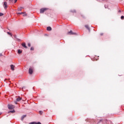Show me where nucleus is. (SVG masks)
<instances>
[{
  "instance_id": "f257e3e1",
  "label": "nucleus",
  "mask_w": 124,
  "mask_h": 124,
  "mask_svg": "<svg viewBox=\"0 0 124 124\" xmlns=\"http://www.w3.org/2000/svg\"><path fill=\"white\" fill-rule=\"evenodd\" d=\"M33 72V67H30L29 69V74H30V75L32 74Z\"/></svg>"
},
{
  "instance_id": "f03ea898",
  "label": "nucleus",
  "mask_w": 124,
  "mask_h": 124,
  "mask_svg": "<svg viewBox=\"0 0 124 124\" xmlns=\"http://www.w3.org/2000/svg\"><path fill=\"white\" fill-rule=\"evenodd\" d=\"M8 108L10 110H12V109H14V108H15V107L14 106H13V105H8Z\"/></svg>"
},
{
  "instance_id": "7ed1b4c3",
  "label": "nucleus",
  "mask_w": 124,
  "mask_h": 124,
  "mask_svg": "<svg viewBox=\"0 0 124 124\" xmlns=\"http://www.w3.org/2000/svg\"><path fill=\"white\" fill-rule=\"evenodd\" d=\"M47 8H42L40 9V13H44L46 10H47Z\"/></svg>"
},
{
  "instance_id": "20e7f679",
  "label": "nucleus",
  "mask_w": 124,
  "mask_h": 124,
  "mask_svg": "<svg viewBox=\"0 0 124 124\" xmlns=\"http://www.w3.org/2000/svg\"><path fill=\"white\" fill-rule=\"evenodd\" d=\"M67 34L68 35H69L76 34V33H74V32L72 31H69V32H68L67 33Z\"/></svg>"
},
{
  "instance_id": "39448f33",
  "label": "nucleus",
  "mask_w": 124,
  "mask_h": 124,
  "mask_svg": "<svg viewBox=\"0 0 124 124\" xmlns=\"http://www.w3.org/2000/svg\"><path fill=\"white\" fill-rule=\"evenodd\" d=\"M3 7L4 8V9H6L7 8V2H4V3H3Z\"/></svg>"
},
{
  "instance_id": "423d86ee",
  "label": "nucleus",
  "mask_w": 124,
  "mask_h": 124,
  "mask_svg": "<svg viewBox=\"0 0 124 124\" xmlns=\"http://www.w3.org/2000/svg\"><path fill=\"white\" fill-rule=\"evenodd\" d=\"M21 100H22V98H21L20 96H18V97L16 98V101L19 102V101Z\"/></svg>"
},
{
  "instance_id": "0eeeda50",
  "label": "nucleus",
  "mask_w": 124,
  "mask_h": 124,
  "mask_svg": "<svg viewBox=\"0 0 124 124\" xmlns=\"http://www.w3.org/2000/svg\"><path fill=\"white\" fill-rule=\"evenodd\" d=\"M106 124H113V123L110 120H106Z\"/></svg>"
},
{
  "instance_id": "6e6552de",
  "label": "nucleus",
  "mask_w": 124,
  "mask_h": 124,
  "mask_svg": "<svg viewBox=\"0 0 124 124\" xmlns=\"http://www.w3.org/2000/svg\"><path fill=\"white\" fill-rule=\"evenodd\" d=\"M22 46L24 47V48H25L26 49H27V48H28L27 46H26V43H23L21 44Z\"/></svg>"
},
{
  "instance_id": "1a4fd4ad",
  "label": "nucleus",
  "mask_w": 124,
  "mask_h": 124,
  "mask_svg": "<svg viewBox=\"0 0 124 124\" xmlns=\"http://www.w3.org/2000/svg\"><path fill=\"white\" fill-rule=\"evenodd\" d=\"M15 66H14V65L12 64L11 65V69L13 71L15 70Z\"/></svg>"
},
{
  "instance_id": "9d476101",
  "label": "nucleus",
  "mask_w": 124,
  "mask_h": 124,
  "mask_svg": "<svg viewBox=\"0 0 124 124\" xmlns=\"http://www.w3.org/2000/svg\"><path fill=\"white\" fill-rule=\"evenodd\" d=\"M26 117H27V115H24L21 117V121H23L24 119H25V118H26Z\"/></svg>"
},
{
  "instance_id": "9b49d317",
  "label": "nucleus",
  "mask_w": 124,
  "mask_h": 124,
  "mask_svg": "<svg viewBox=\"0 0 124 124\" xmlns=\"http://www.w3.org/2000/svg\"><path fill=\"white\" fill-rule=\"evenodd\" d=\"M46 30L47 31H52V28H51V27H47Z\"/></svg>"
},
{
  "instance_id": "f8f14e48",
  "label": "nucleus",
  "mask_w": 124,
  "mask_h": 124,
  "mask_svg": "<svg viewBox=\"0 0 124 124\" xmlns=\"http://www.w3.org/2000/svg\"><path fill=\"white\" fill-rule=\"evenodd\" d=\"M85 27L87 29V30H89L90 31V28L89 27V25H86L85 26Z\"/></svg>"
},
{
  "instance_id": "ddd939ff",
  "label": "nucleus",
  "mask_w": 124,
  "mask_h": 124,
  "mask_svg": "<svg viewBox=\"0 0 124 124\" xmlns=\"http://www.w3.org/2000/svg\"><path fill=\"white\" fill-rule=\"evenodd\" d=\"M18 54H22V50L21 49L18 50Z\"/></svg>"
},
{
  "instance_id": "4468645a",
  "label": "nucleus",
  "mask_w": 124,
  "mask_h": 124,
  "mask_svg": "<svg viewBox=\"0 0 124 124\" xmlns=\"http://www.w3.org/2000/svg\"><path fill=\"white\" fill-rule=\"evenodd\" d=\"M22 8H23V7H20L19 8H18V11H22Z\"/></svg>"
},
{
  "instance_id": "2eb2a0df",
  "label": "nucleus",
  "mask_w": 124,
  "mask_h": 124,
  "mask_svg": "<svg viewBox=\"0 0 124 124\" xmlns=\"http://www.w3.org/2000/svg\"><path fill=\"white\" fill-rule=\"evenodd\" d=\"M15 113V110H11L8 113Z\"/></svg>"
},
{
  "instance_id": "dca6fc26",
  "label": "nucleus",
  "mask_w": 124,
  "mask_h": 124,
  "mask_svg": "<svg viewBox=\"0 0 124 124\" xmlns=\"http://www.w3.org/2000/svg\"><path fill=\"white\" fill-rule=\"evenodd\" d=\"M30 124H36V122H33L29 123Z\"/></svg>"
},
{
  "instance_id": "f3484780",
  "label": "nucleus",
  "mask_w": 124,
  "mask_h": 124,
  "mask_svg": "<svg viewBox=\"0 0 124 124\" xmlns=\"http://www.w3.org/2000/svg\"><path fill=\"white\" fill-rule=\"evenodd\" d=\"M34 50V48L33 47H31V51H33Z\"/></svg>"
},
{
  "instance_id": "a211bd4d",
  "label": "nucleus",
  "mask_w": 124,
  "mask_h": 124,
  "mask_svg": "<svg viewBox=\"0 0 124 124\" xmlns=\"http://www.w3.org/2000/svg\"><path fill=\"white\" fill-rule=\"evenodd\" d=\"M39 113H40V115H42V114L43 113V111H39Z\"/></svg>"
},
{
  "instance_id": "6ab92c4d",
  "label": "nucleus",
  "mask_w": 124,
  "mask_h": 124,
  "mask_svg": "<svg viewBox=\"0 0 124 124\" xmlns=\"http://www.w3.org/2000/svg\"><path fill=\"white\" fill-rule=\"evenodd\" d=\"M17 15H18V14H24V13L21 12V13H17Z\"/></svg>"
},
{
  "instance_id": "aec40b11",
  "label": "nucleus",
  "mask_w": 124,
  "mask_h": 124,
  "mask_svg": "<svg viewBox=\"0 0 124 124\" xmlns=\"http://www.w3.org/2000/svg\"><path fill=\"white\" fill-rule=\"evenodd\" d=\"M0 16H3V14L0 13Z\"/></svg>"
},
{
  "instance_id": "412c9836",
  "label": "nucleus",
  "mask_w": 124,
  "mask_h": 124,
  "mask_svg": "<svg viewBox=\"0 0 124 124\" xmlns=\"http://www.w3.org/2000/svg\"><path fill=\"white\" fill-rule=\"evenodd\" d=\"M8 34H9V35H11V33L9 32H7Z\"/></svg>"
},
{
  "instance_id": "4be33fe9",
  "label": "nucleus",
  "mask_w": 124,
  "mask_h": 124,
  "mask_svg": "<svg viewBox=\"0 0 124 124\" xmlns=\"http://www.w3.org/2000/svg\"><path fill=\"white\" fill-rule=\"evenodd\" d=\"M28 46L29 47H31V44H30V43H28Z\"/></svg>"
},
{
  "instance_id": "5701e85b",
  "label": "nucleus",
  "mask_w": 124,
  "mask_h": 124,
  "mask_svg": "<svg viewBox=\"0 0 124 124\" xmlns=\"http://www.w3.org/2000/svg\"><path fill=\"white\" fill-rule=\"evenodd\" d=\"M121 18L122 19H124V16H121Z\"/></svg>"
},
{
  "instance_id": "b1692460",
  "label": "nucleus",
  "mask_w": 124,
  "mask_h": 124,
  "mask_svg": "<svg viewBox=\"0 0 124 124\" xmlns=\"http://www.w3.org/2000/svg\"><path fill=\"white\" fill-rule=\"evenodd\" d=\"M36 124H41V123H40V122H38V123H36Z\"/></svg>"
},
{
  "instance_id": "393cba45",
  "label": "nucleus",
  "mask_w": 124,
  "mask_h": 124,
  "mask_svg": "<svg viewBox=\"0 0 124 124\" xmlns=\"http://www.w3.org/2000/svg\"><path fill=\"white\" fill-rule=\"evenodd\" d=\"M23 16H27V14H25L24 15H23Z\"/></svg>"
},
{
  "instance_id": "a878e982",
  "label": "nucleus",
  "mask_w": 124,
  "mask_h": 124,
  "mask_svg": "<svg viewBox=\"0 0 124 124\" xmlns=\"http://www.w3.org/2000/svg\"><path fill=\"white\" fill-rule=\"evenodd\" d=\"M2 56V54L1 53H0V57Z\"/></svg>"
},
{
  "instance_id": "bb28decb",
  "label": "nucleus",
  "mask_w": 124,
  "mask_h": 124,
  "mask_svg": "<svg viewBox=\"0 0 124 124\" xmlns=\"http://www.w3.org/2000/svg\"><path fill=\"white\" fill-rule=\"evenodd\" d=\"M17 2V0H15V3Z\"/></svg>"
},
{
  "instance_id": "cd10ccee",
  "label": "nucleus",
  "mask_w": 124,
  "mask_h": 124,
  "mask_svg": "<svg viewBox=\"0 0 124 124\" xmlns=\"http://www.w3.org/2000/svg\"><path fill=\"white\" fill-rule=\"evenodd\" d=\"M10 1H12L13 0H9Z\"/></svg>"
},
{
  "instance_id": "c85d7f7f",
  "label": "nucleus",
  "mask_w": 124,
  "mask_h": 124,
  "mask_svg": "<svg viewBox=\"0 0 124 124\" xmlns=\"http://www.w3.org/2000/svg\"><path fill=\"white\" fill-rule=\"evenodd\" d=\"M118 12H120H120H121V10H119V11H118Z\"/></svg>"
},
{
  "instance_id": "c756f323",
  "label": "nucleus",
  "mask_w": 124,
  "mask_h": 124,
  "mask_svg": "<svg viewBox=\"0 0 124 124\" xmlns=\"http://www.w3.org/2000/svg\"><path fill=\"white\" fill-rule=\"evenodd\" d=\"M15 103H16V104H17V102H15Z\"/></svg>"
},
{
  "instance_id": "7c9ffc66",
  "label": "nucleus",
  "mask_w": 124,
  "mask_h": 124,
  "mask_svg": "<svg viewBox=\"0 0 124 124\" xmlns=\"http://www.w3.org/2000/svg\"><path fill=\"white\" fill-rule=\"evenodd\" d=\"M5 80H6V79H5V80H4V81L5 82Z\"/></svg>"
}]
</instances>
